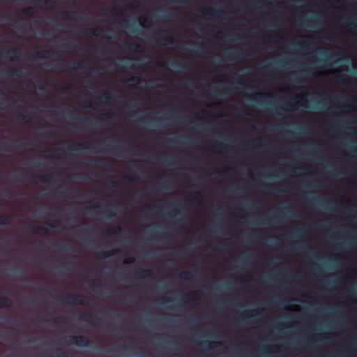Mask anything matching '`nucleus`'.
Wrapping results in <instances>:
<instances>
[{
	"label": "nucleus",
	"mask_w": 357,
	"mask_h": 357,
	"mask_svg": "<svg viewBox=\"0 0 357 357\" xmlns=\"http://www.w3.org/2000/svg\"><path fill=\"white\" fill-rule=\"evenodd\" d=\"M139 23L143 26H149V22L146 21V20H144L142 17L139 18Z\"/></svg>",
	"instance_id": "1"
},
{
	"label": "nucleus",
	"mask_w": 357,
	"mask_h": 357,
	"mask_svg": "<svg viewBox=\"0 0 357 357\" xmlns=\"http://www.w3.org/2000/svg\"><path fill=\"white\" fill-rule=\"evenodd\" d=\"M307 101L306 99H303L302 98V103H301V106H303V107H306L307 106Z\"/></svg>",
	"instance_id": "2"
}]
</instances>
